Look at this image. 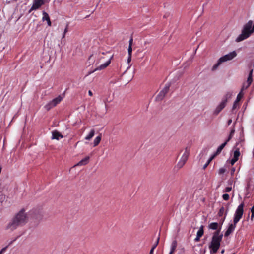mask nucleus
Returning a JSON list of instances; mask_svg holds the SVG:
<instances>
[{
    "mask_svg": "<svg viewBox=\"0 0 254 254\" xmlns=\"http://www.w3.org/2000/svg\"><path fill=\"white\" fill-rule=\"evenodd\" d=\"M27 222V216L24 209L17 213L7 224L6 230L13 231L18 227L22 226Z\"/></svg>",
    "mask_w": 254,
    "mask_h": 254,
    "instance_id": "1",
    "label": "nucleus"
},
{
    "mask_svg": "<svg viewBox=\"0 0 254 254\" xmlns=\"http://www.w3.org/2000/svg\"><path fill=\"white\" fill-rule=\"evenodd\" d=\"M222 238L223 235L220 234V229L214 232L211 241L209 245L211 254H214L217 252L220 248Z\"/></svg>",
    "mask_w": 254,
    "mask_h": 254,
    "instance_id": "2",
    "label": "nucleus"
},
{
    "mask_svg": "<svg viewBox=\"0 0 254 254\" xmlns=\"http://www.w3.org/2000/svg\"><path fill=\"white\" fill-rule=\"evenodd\" d=\"M253 25V21L249 20L246 24L244 25L242 30V33L237 38L236 41L237 42H241L250 36L251 34L254 32H252V26Z\"/></svg>",
    "mask_w": 254,
    "mask_h": 254,
    "instance_id": "3",
    "label": "nucleus"
},
{
    "mask_svg": "<svg viewBox=\"0 0 254 254\" xmlns=\"http://www.w3.org/2000/svg\"><path fill=\"white\" fill-rule=\"evenodd\" d=\"M106 57H105L104 53H102L101 54H99L98 55L97 59L95 60V65L97 66L95 69L94 70V71H97V70H102L106 67H107L111 63V57L110 58H108V60L106 61L103 64H101L100 65L97 66V64H99L102 63L104 59H105Z\"/></svg>",
    "mask_w": 254,
    "mask_h": 254,
    "instance_id": "4",
    "label": "nucleus"
},
{
    "mask_svg": "<svg viewBox=\"0 0 254 254\" xmlns=\"http://www.w3.org/2000/svg\"><path fill=\"white\" fill-rule=\"evenodd\" d=\"M244 203H241L237 207L234 216L233 222L236 224L242 218L244 213Z\"/></svg>",
    "mask_w": 254,
    "mask_h": 254,
    "instance_id": "5",
    "label": "nucleus"
},
{
    "mask_svg": "<svg viewBox=\"0 0 254 254\" xmlns=\"http://www.w3.org/2000/svg\"><path fill=\"white\" fill-rule=\"evenodd\" d=\"M232 96V94L228 92L224 97L221 102L216 108L214 114L218 115L226 106L228 99H230Z\"/></svg>",
    "mask_w": 254,
    "mask_h": 254,
    "instance_id": "6",
    "label": "nucleus"
},
{
    "mask_svg": "<svg viewBox=\"0 0 254 254\" xmlns=\"http://www.w3.org/2000/svg\"><path fill=\"white\" fill-rule=\"evenodd\" d=\"M190 155V149L187 147L185 149L184 152L183 154L182 155L180 160L177 163V166L181 168H182L186 163L187 162L189 156Z\"/></svg>",
    "mask_w": 254,
    "mask_h": 254,
    "instance_id": "7",
    "label": "nucleus"
},
{
    "mask_svg": "<svg viewBox=\"0 0 254 254\" xmlns=\"http://www.w3.org/2000/svg\"><path fill=\"white\" fill-rule=\"evenodd\" d=\"M62 98L60 96L55 98L45 106L46 109L48 111L50 110L51 108L58 104L62 101Z\"/></svg>",
    "mask_w": 254,
    "mask_h": 254,
    "instance_id": "8",
    "label": "nucleus"
},
{
    "mask_svg": "<svg viewBox=\"0 0 254 254\" xmlns=\"http://www.w3.org/2000/svg\"><path fill=\"white\" fill-rule=\"evenodd\" d=\"M170 85H165V87L163 88V89L159 93L157 96L156 97V100L157 101H161L162 100L165 95L168 92L169 90Z\"/></svg>",
    "mask_w": 254,
    "mask_h": 254,
    "instance_id": "9",
    "label": "nucleus"
},
{
    "mask_svg": "<svg viewBox=\"0 0 254 254\" xmlns=\"http://www.w3.org/2000/svg\"><path fill=\"white\" fill-rule=\"evenodd\" d=\"M44 4V0H33V5L30 8L29 13H30L33 10L39 9Z\"/></svg>",
    "mask_w": 254,
    "mask_h": 254,
    "instance_id": "10",
    "label": "nucleus"
},
{
    "mask_svg": "<svg viewBox=\"0 0 254 254\" xmlns=\"http://www.w3.org/2000/svg\"><path fill=\"white\" fill-rule=\"evenodd\" d=\"M237 55V54L235 51H233L229 54L225 55L223 56V57H221L220 59L223 62H226L227 61L231 60L233 59L234 58H235Z\"/></svg>",
    "mask_w": 254,
    "mask_h": 254,
    "instance_id": "11",
    "label": "nucleus"
},
{
    "mask_svg": "<svg viewBox=\"0 0 254 254\" xmlns=\"http://www.w3.org/2000/svg\"><path fill=\"white\" fill-rule=\"evenodd\" d=\"M236 225L237 224L234 222L233 223L229 224L228 227L224 234V236L228 237L234 231L236 227Z\"/></svg>",
    "mask_w": 254,
    "mask_h": 254,
    "instance_id": "12",
    "label": "nucleus"
},
{
    "mask_svg": "<svg viewBox=\"0 0 254 254\" xmlns=\"http://www.w3.org/2000/svg\"><path fill=\"white\" fill-rule=\"evenodd\" d=\"M228 208H227V210L225 212V208H224V207H221L220 209H219V212L218 213V215L219 217L222 216V215L225 213V216H224V218L221 220L222 224L224 222V220L225 219V218H226V215H227V213H228Z\"/></svg>",
    "mask_w": 254,
    "mask_h": 254,
    "instance_id": "13",
    "label": "nucleus"
},
{
    "mask_svg": "<svg viewBox=\"0 0 254 254\" xmlns=\"http://www.w3.org/2000/svg\"><path fill=\"white\" fill-rule=\"evenodd\" d=\"M42 14H43L42 20L43 21H45V20L47 21L48 26H51V22L50 21V19L48 14L47 12H46L45 11H43Z\"/></svg>",
    "mask_w": 254,
    "mask_h": 254,
    "instance_id": "14",
    "label": "nucleus"
},
{
    "mask_svg": "<svg viewBox=\"0 0 254 254\" xmlns=\"http://www.w3.org/2000/svg\"><path fill=\"white\" fill-rule=\"evenodd\" d=\"M63 138V135L57 131H54L52 132V139L59 140L60 138Z\"/></svg>",
    "mask_w": 254,
    "mask_h": 254,
    "instance_id": "15",
    "label": "nucleus"
},
{
    "mask_svg": "<svg viewBox=\"0 0 254 254\" xmlns=\"http://www.w3.org/2000/svg\"><path fill=\"white\" fill-rule=\"evenodd\" d=\"M89 160V157L87 156L84 159H82L81 161H80L77 164V165L78 166H81V165H85L87 164L88 163Z\"/></svg>",
    "mask_w": 254,
    "mask_h": 254,
    "instance_id": "16",
    "label": "nucleus"
},
{
    "mask_svg": "<svg viewBox=\"0 0 254 254\" xmlns=\"http://www.w3.org/2000/svg\"><path fill=\"white\" fill-rule=\"evenodd\" d=\"M226 144H227V142H224L221 145H220L218 147V148H217V149L216 152L214 153V154H216V155L217 156V155L220 154V152H221V151L224 148V147L226 145Z\"/></svg>",
    "mask_w": 254,
    "mask_h": 254,
    "instance_id": "17",
    "label": "nucleus"
},
{
    "mask_svg": "<svg viewBox=\"0 0 254 254\" xmlns=\"http://www.w3.org/2000/svg\"><path fill=\"white\" fill-rule=\"evenodd\" d=\"M208 228L210 229L215 230L217 231L218 230V223L217 222H212L209 225Z\"/></svg>",
    "mask_w": 254,
    "mask_h": 254,
    "instance_id": "18",
    "label": "nucleus"
},
{
    "mask_svg": "<svg viewBox=\"0 0 254 254\" xmlns=\"http://www.w3.org/2000/svg\"><path fill=\"white\" fill-rule=\"evenodd\" d=\"M101 140V134H100L99 136H97L93 142L94 146H97Z\"/></svg>",
    "mask_w": 254,
    "mask_h": 254,
    "instance_id": "19",
    "label": "nucleus"
},
{
    "mask_svg": "<svg viewBox=\"0 0 254 254\" xmlns=\"http://www.w3.org/2000/svg\"><path fill=\"white\" fill-rule=\"evenodd\" d=\"M177 247V242L176 240H174L172 242L171 246V251L175 252Z\"/></svg>",
    "mask_w": 254,
    "mask_h": 254,
    "instance_id": "20",
    "label": "nucleus"
},
{
    "mask_svg": "<svg viewBox=\"0 0 254 254\" xmlns=\"http://www.w3.org/2000/svg\"><path fill=\"white\" fill-rule=\"evenodd\" d=\"M222 63L223 62L220 59H219L217 63L213 66L212 70L213 71H215Z\"/></svg>",
    "mask_w": 254,
    "mask_h": 254,
    "instance_id": "21",
    "label": "nucleus"
},
{
    "mask_svg": "<svg viewBox=\"0 0 254 254\" xmlns=\"http://www.w3.org/2000/svg\"><path fill=\"white\" fill-rule=\"evenodd\" d=\"M95 130L94 129H92L89 134L85 137V139L87 140H90L94 135Z\"/></svg>",
    "mask_w": 254,
    "mask_h": 254,
    "instance_id": "22",
    "label": "nucleus"
},
{
    "mask_svg": "<svg viewBox=\"0 0 254 254\" xmlns=\"http://www.w3.org/2000/svg\"><path fill=\"white\" fill-rule=\"evenodd\" d=\"M203 228H204V227L203 225H202L200 227L199 230L197 232V235H196L197 236L201 237L203 235V234H204Z\"/></svg>",
    "mask_w": 254,
    "mask_h": 254,
    "instance_id": "23",
    "label": "nucleus"
},
{
    "mask_svg": "<svg viewBox=\"0 0 254 254\" xmlns=\"http://www.w3.org/2000/svg\"><path fill=\"white\" fill-rule=\"evenodd\" d=\"M240 153L239 149H237L235 150L233 154V157L239 159V157L240 156Z\"/></svg>",
    "mask_w": 254,
    "mask_h": 254,
    "instance_id": "24",
    "label": "nucleus"
},
{
    "mask_svg": "<svg viewBox=\"0 0 254 254\" xmlns=\"http://www.w3.org/2000/svg\"><path fill=\"white\" fill-rule=\"evenodd\" d=\"M5 199V195L2 192H0V202L2 203Z\"/></svg>",
    "mask_w": 254,
    "mask_h": 254,
    "instance_id": "25",
    "label": "nucleus"
},
{
    "mask_svg": "<svg viewBox=\"0 0 254 254\" xmlns=\"http://www.w3.org/2000/svg\"><path fill=\"white\" fill-rule=\"evenodd\" d=\"M242 92L243 91H241L240 93L238 94L236 101L239 102V101L242 98V97L243 96V93H242Z\"/></svg>",
    "mask_w": 254,
    "mask_h": 254,
    "instance_id": "26",
    "label": "nucleus"
},
{
    "mask_svg": "<svg viewBox=\"0 0 254 254\" xmlns=\"http://www.w3.org/2000/svg\"><path fill=\"white\" fill-rule=\"evenodd\" d=\"M253 79L252 77H248L247 80V87H249L250 85L251 84V83L252 82Z\"/></svg>",
    "mask_w": 254,
    "mask_h": 254,
    "instance_id": "27",
    "label": "nucleus"
},
{
    "mask_svg": "<svg viewBox=\"0 0 254 254\" xmlns=\"http://www.w3.org/2000/svg\"><path fill=\"white\" fill-rule=\"evenodd\" d=\"M222 197L224 200H229L230 196L228 194L225 193L223 195Z\"/></svg>",
    "mask_w": 254,
    "mask_h": 254,
    "instance_id": "28",
    "label": "nucleus"
},
{
    "mask_svg": "<svg viewBox=\"0 0 254 254\" xmlns=\"http://www.w3.org/2000/svg\"><path fill=\"white\" fill-rule=\"evenodd\" d=\"M159 239H160L159 237H158L157 238L156 242L155 243V244L152 246V249L153 250H154L156 248V247L157 246V245H158V244L159 243Z\"/></svg>",
    "mask_w": 254,
    "mask_h": 254,
    "instance_id": "29",
    "label": "nucleus"
},
{
    "mask_svg": "<svg viewBox=\"0 0 254 254\" xmlns=\"http://www.w3.org/2000/svg\"><path fill=\"white\" fill-rule=\"evenodd\" d=\"M216 156V154H213L211 157L208 160L207 163L209 164L211 161Z\"/></svg>",
    "mask_w": 254,
    "mask_h": 254,
    "instance_id": "30",
    "label": "nucleus"
},
{
    "mask_svg": "<svg viewBox=\"0 0 254 254\" xmlns=\"http://www.w3.org/2000/svg\"><path fill=\"white\" fill-rule=\"evenodd\" d=\"M231 190L232 188L231 187H227L223 191L226 192H229Z\"/></svg>",
    "mask_w": 254,
    "mask_h": 254,
    "instance_id": "31",
    "label": "nucleus"
},
{
    "mask_svg": "<svg viewBox=\"0 0 254 254\" xmlns=\"http://www.w3.org/2000/svg\"><path fill=\"white\" fill-rule=\"evenodd\" d=\"M251 212L252 213L251 219L252 220L254 217V207L252 206V207L251 209Z\"/></svg>",
    "mask_w": 254,
    "mask_h": 254,
    "instance_id": "32",
    "label": "nucleus"
},
{
    "mask_svg": "<svg viewBox=\"0 0 254 254\" xmlns=\"http://www.w3.org/2000/svg\"><path fill=\"white\" fill-rule=\"evenodd\" d=\"M132 51V46H128V56H131Z\"/></svg>",
    "mask_w": 254,
    "mask_h": 254,
    "instance_id": "33",
    "label": "nucleus"
},
{
    "mask_svg": "<svg viewBox=\"0 0 254 254\" xmlns=\"http://www.w3.org/2000/svg\"><path fill=\"white\" fill-rule=\"evenodd\" d=\"M249 87H247V83H244L243 86L241 89V91H243V90L247 89Z\"/></svg>",
    "mask_w": 254,
    "mask_h": 254,
    "instance_id": "34",
    "label": "nucleus"
},
{
    "mask_svg": "<svg viewBox=\"0 0 254 254\" xmlns=\"http://www.w3.org/2000/svg\"><path fill=\"white\" fill-rule=\"evenodd\" d=\"M238 160V158L233 157V158L231 161V163L232 165H233Z\"/></svg>",
    "mask_w": 254,
    "mask_h": 254,
    "instance_id": "35",
    "label": "nucleus"
},
{
    "mask_svg": "<svg viewBox=\"0 0 254 254\" xmlns=\"http://www.w3.org/2000/svg\"><path fill=\"white\" fill-rule=\"evenodd\" d=\"M225 172V169L224 168H220L219 170V173L220 174H222Z\"/></svg>",
    "mask_w": 254,
    "mask_h": 254,
    "instance_id": "36",
    "label": "nucleus"
},
{
    "mask_svg": "<svg viewBox=\"0 0 254 254\" xmlns=\"http://www.w3.org/2000/svg\"><path fill=\"white\" fill-rule=\"evenodd\" d=\"M68 28V24H67L66 25L65 28V29L64 30V34H66V32H67Z\"/></svg>",
    "mask_w": 254,
    "mask_h": 254,
    "instance_id": "37",
    "label": "nucleus"
},
{
    "mask_svg": "<svg viewBox=\"0 0 254 254\" xmlns=\"http://www.w3.org/2000/svg\"><path fill=\"white\" fill-rule=\"evenodd\" d=\"M132 43H133V38H131L129 41V46H132Z\"/></svg>",
    "mask_w": 254,
    "mask_h": 254,
    "instance_id": "38",
    "label": "nucleus"
},
{
    "mask_svg": "<svg viewBox=\"0 0 254 254\" xmlns=\"http://www.w3.org/2000/svg\"><path fill=\"white\" fill-rule=\"evenodd\" d=\"M200 238L201 237L196 236V237L194 239L195 242H199L200 241Z\"/></svg>",
    "mask_w": 254,
    "mask_h": 254,
    "instance_id": "39",
    "label": "nucleus"
},
{
    "mask_svg": "<svg viewBox=\"0 0 254 254\" xmlns=\"http://www.w3.org/2000/svg\"><path fill=\"white\" fill-rule=\"evenodd\" d=\"M232 136L231 135H229V137H228V139L226 140V141H225V142H227V143H228V142H229V141L231 140V138H232Z\"/></svg>",
    "mask_w": 254,
    "mask_h": 254,
    "instance_id": "40",
    "label": "nucleus"
},
{
    "mask_svg": "<svg viewBox=\"0 0 254 254\" xmlns=\"http://www.w3.org/2000/svg\"><path fill=\"white\" fill-rule=\"evenodd\" d=\"M234 132H235V130L234 129H232V130H231L229 135H231L232 136H233Z\"/></svg>",
    "mask_w": 254,
    "mask_h": 254,
    "instance_id": "41",
    "label": "nucleus"
},
{
    "mask_svg": "<svg viewBox=\"0 0 254 254\" xmlns=\"http://www.w3.org/2000/svg\"><path fill=\"white\" fill-rule=\"evenodd\" d=\"M238 102L237 101H235V102L234 103V104H233V109H235L236 107V104L237 103H238Z\"/></svg>",
    "mask_w": 254,
    "mask_h": 254,
    "instance_id": "42",
    "label": "nucleus"
},
{
    "mask_svg": "<svg viewBox=\"0 0 254 254\" xmlns=\"http://www.w3.org/2000/svg\"><path fill=\"white\" fill-rule=\"evenodd\" d=\"M131 60V56H128V59H127V62L129 63Z\"/></svg>",
    "mask_w": 254,
    "mask_h": 254,
    "instance_id": "43",
    "label": "nucleus"
},
{
    "mask_svg": "<svg viewBox=\"0 0 254 254\" xmlns=\"http://www.w3.org/2000/svg\"><path fill=\"white\" fill-rule=\"evenodd\" d=\"M252 73H253V70H251L249 72L248 77L251 76V77H252Z\"/></svg>",
    "mask_w": 254,
    "mask_h": 254,
    "instance_id": "44",
    "label": "nucleus"
},
{
    "mask_svg": "<svg viewBox=\"0 0 254 254\" xmlns=\"http://www.w3.org/2000/svg\"><path fill=\"white\" fill-rule=\"evenodd\" d=\"M209 165L208 163H207V162L204 164V165L203 166V169H205L207 168V167L208 166V165Z\"/></svg>",
    "mask_w": 254,
    "mask_h": 254,
    "instance_id": "45",
    "label": "nucleus"
},
{
    "mask_svg": "<svg viewBox=\"0 0 254 254\" xmlns=\"http://www.w3.org/2000/svg\"><path fill=\"white\" fill-rule=\"evenodd\" d=\"M6 248H4L1 249V250L0 251V254H2L3 252L5 250Z\"/></svg>",
    "mask_w": 254,
    "mask_h": 254,
    "instance_id": "46",
    "label": "nucleus"
},
{
    "mask_svg": "<svg viewBox=\"0 0 254 254\" xmlns=\"http://www.w3.org/2000/svg\"><path fill=\"white\" fill-rule=\"evenodd\" d=\"M6 248H4L1 249V250L0 251V254H2L3 252L5 250Z\"/></svg>",
    "mask_w": 254,
    "mask_h": 254,
    "instance_id": "47",
    "label": "nucleus"
},
{
    "mask_svg": "<svg viewBox=\"0 0 254 254\" xmlns=\"http://www.w3.org/2000/svg\"><path fill=\"white\" fill-rule=\"evenodd\" d=\"M88 94L89 96H92L93 95L92 92L91 90L88 91Z\"/></svg>",
    "mask_w": 254,
    "mask_h": 254,
    "instance_id": "48",
    "label": "nucleus"
},
{
    "mask_svg": "<svg viewBox=\"0 0 254 254\" xmlns=\"http://www.w3.org/2000/svg\"><path fill=\"white\" fill-rule=\"evenodd\" d=\"M232 122V120L229 119L227 122L228 125H230L231 124Z\"/></svg>",
    "mask_w": 254,
    "mask_h": 254,
    "instance_id": "49",
    "label": "nucleus"
},
{
    "mask_svg": "<svg viewBox=\"0 0 254 254\" xmlns=\"http://www.w3.org/2000/svg\"><path fill=\"white\" fill-rule=\"evenodd\" d=\"M154 250H153V249L151 248V250H150V251L149 254H153Z\"/></svg>",
    "mask_w": 254,
    "mask_h": 254,
    "instance_id": "50",
    "label": "nucleus"
},
{
    "mask_svg": "<svg viewBox=\"0 0 254 254\" xmlns=\"http://www.w3.org/2000/svg\"><path fill=\"white\" fill-rule=\"evenodd\" d=\"M252 32H254V23L253 25H252Z\"/></svg>",
    "mask_w": 254,
    "mask_h": 254,
    "instance_id": "51",
    "label": "nucleus"
},
{
    "mask_svg": "<svg viewBox=\"0 0 254 254\" xmlns=\"http://www.w3.org/2000/svg\"><path fill=\"white\" fill-rule=\"evenodd\" d=\"M174 253H175L174 252H173V251H170V253H169V254H174Z\"/></svg>",
    "mask_w": 254,
    "mask_h": 254,
    "instance_id": "52",
    "label": "nucleus"
},
{
    "mask_svg": "<svg viewBox=\"0 0 254 254\" xmlns=\"http://www.w3.org/2000/svg\"><path fill=\"white\" fill-rule=\"evenodd\" d=\"M65 36V34H64V33L63 34V36H62V38H64Z\"/></svg>",
    "mask_w": 254,
    "mask_h": 254,
    "instance_id": "53",
    "label": "nucleus"
},
{
    "mask_svg": "<svg viewBox=\"0 0 254 254\" xmlns=\"http://www.w3.org/2000/svg\"><path fill=\"white\" fill-rule=\"evenodd\" d=\"M224 252H225V250H224V249H223V250H222L221 251V254H224Z\"/></svg>",
    "mask_w": 254,
    "mask_h": 254,
    "instance_id": "54",
    "label": "nucleus"
},
{
    "mask_svg": "<svg viewBox=\"0 0 254 254\" xmlns=\"http://www.w3.org/2000/svg\"><path fill=\"white\" fill-rule=\"evenodd\" d=\"M235 254V253H233V254Z\"/></svg>",
    "mask_w": 254,
    "mask_h": 254,
    "instance_id": "55",
    "label": "nucleus"
}]
</instances>
